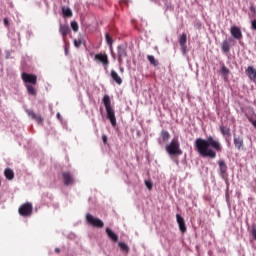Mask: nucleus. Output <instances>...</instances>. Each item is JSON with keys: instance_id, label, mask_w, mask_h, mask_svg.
Returning <instances> with one entry per match:
<instances>
[{"instance_id": "29", "label": "nucleus", "mask_w": 256, "mask_h": 256, "mask_svg": "<svg viewBox=\"0 0 256 256\" xmlns=\"http://www.w3.org/2000/svg\"><path fill=\"white\" fill-rule=\"evenodd\" d=\"M34 119L36 122H38L39 125L43 124V118L39 115H34Z\"/></svg>"}, {"instance_id": "9", "label": "nucleus", "mask_w": 256, "mask_h": 256, "mask_svg": "<svg viewBox=\"0 0 256 256\" xmlns=\"http://www.w3.org/2000/svg\"><path fill=\"white\" fill-rule=\"evenodd\" d=\"M230 33L234 39H243V32H241V28L238 26H232Z\"/></svg>"}, {"instance_id": "25", "label": "nucleus", "mask_w": 256, "mask_h": 256, "mask_svg": "<svg viewBox=\"0 0 256 256\" xmlns=\"http://www.w3.org/2000/svg\"><path fill=\"white\" fill-rule=\"evenodd\" d=\"M161 136H162V139H163L164 143H167V141H169V139L171 137V135L165 130H163L161 132Z\"/></svg>"}, {"instance_id": "20", "label": "nucleus", "mask_w": 256, "mask_h": 256, "mask_svg": "<svg viewBox=\"0 0 256 256\" xmlns=\"http://www.w3.org/2000/svg\"><path fill=\"white\" fill-rule=\"evenodd\" d=\"M4 175L9 181H12V179L15 177V173L10 168L5 169Z\"/></svg>"}, {"instance_id": "13", "label": "nucleus", "mask_w": 256, "mask_h": 256, "mask_svg": "<svg viewBox=\"0 0 256 256\" xmlns=\"http://www.w3.org/2000/svg\"><path fill=\"white\" fill-rule=\"evenodd\" d=\"M234 145L238 151L243 149V136H237L234 134Z\"/></svg>"}, {"instance_id": "38", "label": "nucleus", "mask_w": 256, "mask_h": 256, "mask_svg": "<svg viewBox=\"0 0 256 256\" xmlns=\"http://www.w3.org/2000/svg\"><path fill=\"white\" fill-rule=\"evenodd\" d=\"M57 118L61 121V113H57Z\"/></svg>"}, {"instance_id": "1", "label": "nucleus", "mask_w": 256, "mask_h": 256, "mask_svg": "<svg viewBox=\"0 0 256 256\" xmlns=\"http://www.w3.org/2000/svg\"><path fill=\"white\" fill-rule=\"evenodd\" d=\"M194 145L201 157H209L210 159L217 157L215 151L221 152L223 150L221 142L213 136H209L207 139L197 138Z\"/></svg>"}, {"instance_id": "8", "label": "nucleus", "mask_w": 256, "mask_h": 256, "mask_svg": "<svg viewBox=\"0 0 256 256\" xmlns=\"http://www.w3.org/2000/svg\"><path fill=\"white\" fill-rule=\"evenodd\" d=\"M118 51V61L119 63H123V59L127 57V47L125 45H119L117 47Z\"/></svg>"}, {"instance_id": "19", "label": "nucleus", "mask_w": 256, "mask_h": 256, "mask_svg": "<svg viewBox=\"0 0 256 256\" xmlns=\"http://www.w3.org/2000/svg\"><path fill=\"white\" fill-rule=\"evenodd\" d=\"M219 169L222 175H225L227 173V164H225L224 160L218 161Z\"/></svg>"}, {"instance_id": "34", "label": "nucleus", "mask_w": 256, "mask_h": 256, "mask_svg": "<svg viewBox=\"0 0 256 256\" xmlns=\"http://www.w3.org/2000/svg\"><path fill=\"white\" fill-rule=\"evenodd\" d=\"M4 25H5V27H9V19H7V18H4Z\"/></svg>"}, {"instance_id": "14", "label": "nucleus", "mask_w": 256, "mask_h": 256, "mask_svg": "<svg viewBox=\"0 0 256 256\" xmlns=\"http://www.w3.org/2000/svg\"><path fill=\"white\" fill-rule=\"evenodd\" d=\"M70 31L71 28H69V25L60 24L59 33L62 35V37H67Z\"/></svg>"}, {"instance_id": "37", "label": "nucleus", "mask_w": 256, "mask_h": 256, "mask_svg": "<svg viewBox=\"0 0 256 256\" xmlns=\"http://www.w3.org/2000/svg\"><path fill=\"white\" fill-rule=\"evenodd\" d=\"M102 140H103V143H107V136H106V135H103V136H102Z\"/></svg>"}, {"instance_id": "42", "label": "nucleus", "mask_w": 256, "mask_h": 256, "mask_svg": "<svg viewBox=\"0 0 256 256\" xmlns=\"http://www.w3.org/2000/svg\"><path fill=\"white\" fill-rule=\"evenodd\" d=\"M65 53H67V50H65Z\"/></svg>"}, {"instance_id": "3", "label": "nucleus", "mask_w": 256, "mask_h": 256, "mask_svg": "<svg viewBox=\"0 0 256 256\" xmlns=\"http://www.w3.org/2000/svg\"><path fill=\"white\" fill-rule=\"evenodd\" d=\"M103 103L107 112V119H109L112 127H115L117 125V118L115 117V110L111 107V98H109V95L103 97Z\"/></svg>"}, {"instance_id": "11", "label": "nucleus", "mask_w": 256, "mask_h": 256, "mask_svg": "<svg viewBox=\"0 0 256 256\" xmlns=\"http://www.w3.org/2000/svg\"><path fill=\"white\" fill-rule=\"evenodd\" d=\"M64 185H73L75 183V179L73 178V175L69 172H64L62 174Z\"/></svg>"}, {"instance_id": "36", "label": "nucleus", "mask_w": 256, "mask_h": 256, "mask_svg": "<svg viewBox=\"0 0 256 256\" xmlns=\"http://www.w3.org/2000/svg\"><path fill=\"white\" fill-rule=\"evenodd\" d=\"M37 83V76L33 75V85H35Z\"/></svg>"}, {"instance_id": "2", "label": "nucleus", "mask_w": 256, "mask_h": 256, "mask_svg": "<svg viewBox=\"0 0 256 256\" xmlns=\"http://www.w3.org/2000/svg\"><path fill=\"white\" fill-rule=\"evenodd\" d=\"M166 153L170 157H178V155H183V150H181V144L179 143V138L174 137L169 144L165 146Z\"/></svg>"}, {"instance_id": "30", "label": "nucleus", "mask_w": 256, "mask_h": 256, "mask_svg": "<svg viewBox=\"0 0 256 256\" xmlns=\"http://www.w3.org/2000/svg\"><path fill=\"white\" fill-rule=\"evenodd\" d=\"M106 38V42L108 43V45H110V47L113 45V39H111V36H109V34L105 35Z\"/></svg>"}, {"instance_id": "17", "label": "nucleus", "mask_w": 256, "mask_h": 256, "mask_svg": "<svg viewBox=\"0 0 256 256\" xmlns=\"http://www.w3.org/2000/svg\"><path fill=\"white\" fill-rule=\"evenodd\" d=\"M106 233L109 239L113 240L116 243L117 241H119V236L115 232H113V230H111L110 228H106Z\"/></svg>"}, {"instance_id": "16", "label": "nucleus", "mask_w": 256, "mask_h": 256, "mask_svg": "<svg viewBox=\"0 0 256 256\" xmlns=\"http://www.w3.org/2000/svg\"><path fill=\"white\" fill-rule=\"evenodd\" d=\"M111 78L113 79V81H115V83H117V85H121V83H123V79H121V76H119V74L115 70L111 71Z\"/></svg>"}, {"instance_id": "12", "label": "nucleus", "mask_w": 256, "mask_h": 256, "mask_svg": "<svg viewBox=\"0 0 256 256\" xmlns=\"http://www.w3.org/2000/svg\"><path fill=\"white\" fill-rule=\"evenodd\" d=\"M179 44L182 49V53H187V34H182L180 36Z\"/></svg>"}, {"instance_id": "22", "label": "nucleus", "mask_w": 256, "mask_h": 256, "mask_svg": "<svg viewBox=\"0 0 256 256\" xmlns=\"http://www.w3.org/2000/svg\"><path fill=\"white\" fill-rule=\"evenodd\" d=\"M62 13L65 15V17H71L73 15V12L68 7H62Z\"/></svg>"}, {"instance_id": "24", "label": "nucleus", "mask_w": 256, "mask_h": 256, "mask_svg": "<svg viewBox=\"0 0 256 256\" xmlns=\"http://www.w3.org/2000/svg\"><path fill=\"white\" fill-rule=\"evenodd\" d=\"M118 245H119L121 251H123L124 253H127L129 251V246L127 245V243L119 242Z\"/></svg>"}, {"instance_id": "21", "label": "nucleus", "mask_w": 256, "mask_h": 256, "mask_svg": "<svg viewBox=\"0 0 256 256\" xmlns=\"http://www.w3.org/2000/svg\"><path fill=\"white\" fill-rule=\"evenodd\" d=\"M222 51H223L224 53H229V51H231V46L229 45V41L224 40V41L222 42Z\"/></svg>"}, {"instance_id": "40", "label": "nucleus", "mask_w": 256, "mask_h": 256, "mask_svg": "<svg viewBox=\"0 0 256 256\" xmlns=\"http://www.w3.org/2000/svg\"><path fill=\"white\" fill-rule=\"evenodd\" d=\"M120 73H123V68L120 67Z\"/></svg>"}, {"instance_id": "4", "label": "nucleus", "mask_w": 256, "mask_h": 256, "mask_svg": "<svg viewBox=\"0 0 256 256\" xmlns=\"http://www.w3.org/2000/svg\"><path fill=\"white\" fill-rule=\"evenodd\" d=\"M18 213L21 217H31V213H33V205L29 202L24 203L19 207Z\"/></svg>"}, {"instance_id": "27", "label": "nucleus", "mask_w": 256, "mask_h": 256, "mask_svg": "<svg viewBox=\"0 0 256 256\" xmlns=\"http://www.w3.org/2000/svg\"><path fill=\"white\" fill-rule=\"evenodd\" d=\"M71 27L75 32L79 31V24L77 22H71Z\"/></svg>"}, {"instance_id": "31", "label": "nucleus", "mask_w": 256, "mask_h": 256, "mask_svg": "<svg viewBox=\"0 0 256 256\" xmlns=\"http://www.w3.org/2000/svg\"><path fill=\"white\" fill-rule=\"evenodd\" d=\"M176 221H177V223H178V225H179L180 223H183V222L185 221V219H183V218L181 217V214H177V215H176Z\"/></svg>"}, {"instance_id": "6", "label": "nucleus", "mask_w": 256, "mask_h": 256, "mask_svg": "<svg viewBox=\"0 0 256 256\" xmlns=\"http://www.w3.org/2000/svg\"><path fill=\"white\" fill-rule=\"evenodd\" d=\"M86 221L89 223V225H92V227H97L98 229L105 226V223H103L101 219L95 218V216L91 214H86Z\"/></svg>"}, {"instance_id": "18", "label": "nucleus", "mask_w": 256, "mask_h": 256, "mask_svg": "<svg viewBox=\"0 0 256 256\" xmlns=\"http://www.w3.org/2000/svg\"><path fill=\"white\" fill-rule=\"evenodd\" d=\"M220 133H222V135L226 136V137H231V128H229L228 126H220Z\"/></svg>"}, {"instance_id": "33", "label": "nucleus", "mask_w": 256, "mask_h": 256, "mask_svg": "<svg viewBox=\"0 0 256 256\" xmlns=\"http://www.w3.org/2000/svg\"><path fill=\"white\" fill-rule=\"evenodd\" d=\"M81 43H83L81 40H74V46L75 47H81Z\"/></svg>"}, {"instance_id": "23", "label": "nucleus", "mask_w": 256, "mask_h": 256, "mask_svg": "<svg viewBox=\"0 0 256 256\" xmlns=\"http://www.w3.org/2000/svg\"><path fill=\"white\" fill-rule=\"evenodd\" d=\"M147 59H148V61H149V63H150L151 65H154V67H157V65H159V62H157V61L155 60V56H153V55H148V56H147Z\"/></svg>"}, {"instance_id": "41", "label": "nucleus", "mask_w": 256, "mask_h": 256, "mask_svg": "<svg viewBox=\"0 0 256 256\" xmlns=\"http://www.w3.org/2000/svg\"><path fill=\"white\" fill-rule=\"evenodd\" d=\"M176 164L179 165V161L178 160H176Z\"/></svg>"}, {"instance_id": "39", "label": "nucleus", "mask_w": 256, "mask_h": 256, "mask_svg": "<svg viewBox=\"0 0 256 256\" xmlns=\"http://www.w3.org/2000/svg\"><path fill=\"white\" fill-rule=\"evenodd\" d=\"M55 252H56V253H61V249L55 248Z\"/></svg>"}, {"instance_id": "26", "label": "nucleus", "mask_w": 256, "mask_h": 256, "mask_svg": "<svg viewBox=\"0 0 256 256\" xmlns=\"http://www.w3.org/2000/svg\"><path fill=\"white\" fill-rule=\"evenodd\" d=\"M179 225V229L181 231V233H185V231H187V226H185V221L181 222Z\"/></svg>"}, {"instance_id": "7", "label": "nucleus", "mask_w": 256, "mask_h": 256, "mask_svg": "<svg viewBox=\"0 0 256 256\" xmlns=\"http://www.w3.org/2000/svg\"><path fill=\"white\" fill-rule=\"evenodd\" d=\"M94 61H96L97 63H101L104 69H107V67H109V58L107 57V54H96L94 56Z\"/></svg>"}, {"instance_id": "28", "label": "nucleus", "mask_w": 256, "mask_h": 256, "mask_svg": "<svg viewBox=\"0 0 256 256\" xmlns=\"http://www.w3.org/2000/svg\"><path fill=\"white\" fill-rule=\"evenodd\" d=\"M145 185H146L147 189H149V191H151V189H153V182H151V180H145Z\"/></svg>"}, {"instance_id": "10", "label": "nucleus", "mask_w": 256, "mask_h": 256, "mask_svg": "<svg viewBox=\"0 0 256 256\" xmlns=\"http://www.w3.org/2000/svg\"><path fill=\"white\" fill-rule=\"evenodd\" d=\"M246 75L250 79V81H253V83H256V69L253 66H249L246 69Z\"/></svg>"}, {"instance_id": "5", "label": "nucleus", "mask_w": 256, "mask_h": 256, "mask_svg": "<svg viewBox=\"0 0 256 256\" xmlns=\"http://www.w3.org/2000/svg\"><path fill=\"white\" fill-rule=\"evenodd\" d=\"M22 80L26 84L29 95H33V74L22 73Z\"/></svg>"}, {"instance_id": "35", "label": "nucleus", "mask_w": 256, "mask_h": 256, "mask_svg": "<svg viewBox=\"0 0 256 256\" xmlns=\"http://www.w3.org/2000/svg\"><path fill=\"white\" fill-rule=\"evenodd\" d=\"M11 58V52L9 50L6 51V59Z\"/></svg>"}, {"instance_id": "32", "label": "nucleus", "mask_w": 256, "mask_h": 256, "mask_svg": "<svg viewBox=\"0 0 256 256\" xmlns=\"http://www.w3.org/2000/svg\"><path fill=\"white\" fill-rule=\"evenodd\" d=\"M251 29L252 31H256V20L251 21Z\"/></svg>"}, {"instance_id": "15", "label": "nucleus", "mask_w": 256, "mask_h": 256, "mask_svg": "<svg viewBox=\"0 0 256 256\" xmlns=\"http://www.w3.org/2000/svg\"><path fill=\"white\" fill-rule=\"evenodd\" d=\"M220 73H221L224 81H227V79H229V74L231 73V71L229 70V68H227V66L222 65L221 69H220Z\"/></svg>"}]
</instances>
